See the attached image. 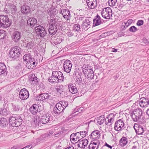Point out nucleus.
<instances>
[{
    "instance_id": "f257e3e1",
    "label": "nucleus",
    "mask_w": 149,
    "mask_h": 149,
    "mask_svg": "<svg viewBox=\"0 0 149 149\" xmlns=\"http://www.w3.org/2000/svg\"><path fill=\"white\" fill-rule=\"evenodd\" d=\"M59 27L58 22L56 21V19H51L49 23L48 30L49 34L52 35L55 34L57 31Z\"/></svg>"
},
{
    "instance_id": "f03ea898",
    "label": "nucleus",
    "mask_w": 149,
    "mask_h": 149,
    "mask_svg": "<svg viewBox=\"0 0 149 149\" xmlns=\"http://www.w3.org/2000/svg\"><path fill=\"white\" fill-rule=\"evenodd\" d=\"M68 106V102L66 101H61L57 103L54 108V111L55 113L59 114L62 112Z\"/></svg>"
},
{
    "instance_id": "7ed1b4c3",
    "label": "nucleus",
    "mask_w": 149,
    "mask_h": 149,
    "mask_svg": "<svg viewBox=\"0 0 149 149\" xmlns=\"http://www.w3.org/2000/svg\"><path fill=\"white\" fill-rule=\"evenodd\" d=\"M82 71L85 77L88 79H93L94 73L92 69H89L86 65H85L82 67Z\"/></svg>"
},
{
    "instance_id": "20e7f679",
    "label": "nucleus",
    "mask_w": 149,
    "mask_h": 149,
    "mask_svg": "<svg viewBox=\"0 0 149 149\" xmlns=\"http://www.w3.org/2000/svg\"><path fill=\"white\" fill-rule=\"evenodd\" d=\"M11 24V21L9 19L7 15H0V28H7L9 27Z\"/></svg>"
},
{
    "instance_id": "39448f33",
    "label": "nucleus",
    "mask_w": 149,
    "mask_h": 149,
    "mask_svg": "<svg viewBox=\"0 0 149 149\" xmlns=\"http://www.w3.org/2000/svg\"><path fill=\"white\" fill-rule=\"evenodd\" d=\"M20 48L17 46H15L10 49L9 56L11 58L16 59L20 55Z\"/></svg>"
},
{
    "instance_id": "423d86ee",
    "label": "nucleus",
    "mask_w": 149,
    "mask_h": 149,
    "mask_svg": "<svg viewBox=\"0 0 149 149\" xmlns=\"http://www.w3.org/2000/svg\"><path fill=\"white\" fill-rule=\"evenodd\" d=\"M102 17L105 19H109L112 16V13L111 9L109 7L104 8L101 12Z\"/></svg>"
},
{
    "instance_id": "0eeeda50",
    "label": "nucleus",
    "mask_w": 149,
    "mask_h": 149,
    "mask_svg": "<svg viewBox=\"0 0 149 149\" xmlns=\"http://www.w3.org/2000/svg\"><path fill=\"white\" fill-rule=\"evenodd\" d=\"M22 120L20 118L11 117L9 119V122L13 126L18 127L21 124Z\"/></svg>"
},
{
    "instance_id": "6e6552de",
    "label": "nucleus",
    "mask_w": 149,
    "mask_h": 149,
    "mask_svg": "<svg viewBox=\"0 0 149 149\" xmlns=\"http://www.w3.org/2000/svg\"><path fill=\"white\" fill-rule=\"evenodd\" d=\"M35 30L38 34L41 37H44L47 34L46 31L42 26L39 25L35 28Z\"/></svg>"
},
{
    "instance_id": "1a4fd4ad",
    "label": "nucleus",
    "mask_w": 149,
    "mask_h": 149,
    "mask_svg": "<svg viewBox=\"0 0 149 149\" xmlns=\"http://www.w3.org/2000/svg\"><path fill=\"white\" fill-rule=\"evenodd\" d=\"M72 67L71 62L69 60H66L64 62L63 69L65 72L69 73L71 71Z\"/></svg>"
},
{
    "instance_id": "9d476101",
    "label": "nucleus",
    "mask_w": 149,
    "mask_h": 149,
    "mask_svg": "<svg viewBox=\"0 0 149 149\" xmlns=\"http://www.w3.org/2000/svg\"><path fill=\"white\" fill-rule=\"evenodd\" d=\"M29 95L28 91L25 88L21 90L19 93V97L22 100L27 99L29 97Z\"/></svg>"
},
{
    "instance_id": "9b49d317",
    "label": "nucleus",
    "mask_w": 149,
    "mask_h": 149,
    "mask_svg": "<svg viewBox=\"0 0 149 149\" xmlns=\"http://www.w3.org/2000/svg\"><path fill=\"white\" fill-rule=\"evenodd\" d=\"M139 103L141 107L142 108L146 107L149 105V99L147 98L141 97L139 99Z\"/></svg>"
},
{
    "instance_id": "f8f14e48",
    "label": "nucleus",
    "mask_w": 149,
    "mask_h": 149,
    "mask_svg": "<svg viewBox=\"0 0 149 149\" xmlns=\"http://www.w3.org/2000/svg\"><path fill=\"white\" fill-rule=\"evenodd\" d=\"M124 125V124L123 120L121 119H119L116 122L115 124L114 129L116 131H120L123 127Z\"/></svg>"
},
{
    "instance_id": "ddd939ff",
    "label": "nucleus",
    "mask_w": 149,
    "mask_h": 149,
    "mask_svg": "<svg viewBox=\"0 0 149 149\" xmlns=\"http://www.w3.org/2000/svg\"><path fill=\"white\" fill-rule=\"evenodd\" d=\"M52 120V118H51V115L49 113H47L42 116L40 119V122L42 124H46Z\"/></svg>"
},
{
    "instance_id": "4468645a",
    "label": "nucleus",
    "mask_w": 149,
    "mask_h": 149,
    "mask_svg": "<svg viewBox=\"0 0 149 149\" xmlns=\"http://www.w3.org/2000/svg\"><path fill=\"white\" fill-rule=\"evenodd\" d=\"M38 62H36L35 59L32 58L26 64V66L28 68L31 69L37 65Z\"/></svg>"
},
{
    "instance_id": "2eb2a0df",
    "label": "nucleus",
    "mask_w": 149,
    "mask_h": 149,
    "mask_svg": "<svg viewBox=\"0 0 149 149\" xmlns=\"http://www.w3.org/2000/svg\"><path fill=\"white\" fill-rule=\"evenodd\" d=\"M21 36V33L17 31L13 32L11 35L12 39L15 42L18 41L20 40Z\"/></svg>"
},
{
    "instance_id": "dca6fc26",
    "label": "nucleus",
    "mask_w": 149,
    "mask_h": 149,
    "mask_svg": "<svg viewBox=\"0 0 149 149\" xmlns=\"http://www.w3.org/2000/svg\"><path fill=\"white\" fill-rule=\"evenodd\" d=\"M100 143L99 141L97 140H94L91 141L88 146L89 149H97Z\"/></svg>"
},
{
    "instance_id": "f3484780",
    "label": "nucleus",
    "mask_w": 149,
    "mask_h": 149,
    "mask_svg": "<svg viewBox=\"0 0 149 149\" xmlns=\"http://www.w3.org/2000/svg\"><path fill=\"white\" fill-rule=\"evenodd\" d=\"M133 127L136 133L138 134H142L144 132V130L143 127L137 124H134Z\"/></svg>"
},
{
    "instance_id": "a211bd4d",
    "label": "nucleus",
    "mask_w": 149,
    "mask_h": 149,
    "mask_svg": "<svg viewBox=\"0 0 149 149\" xmlns=\"http://www.w3.org/2000/svg\"><path fill=\"white\" fill-rule=\"evenodd\" d=\"M60 13L62 15L65 19L67 20H70V12L68 10L62 9Z\"/></svg>"
},
{
    "instance_id": "6ab92c4d",
    "label": "nucleus",
    "mask_w": 149,
    "mask_h": 149,
    "mask_svg": "<svg viewBox=\"0 0 149 149\" xmlns=\"http://www.w3.org/2000/svg\"><path fill=\"white\" fill-rule=\"evenodd\" d=\"M86 3L88 8L94 9L97 6L96 0H87Z\"/></svg>"
},
{
    "instance_id": "aec40b11",
    "label": "nucleus",
    "mask_w": 149,
    "mask_h": 149,
    "mask_svg": "<svg viewBox=\"0 0 149 149\" xmlns=\"http://www.w3.org/2000/svg\"><path fill=\"white\" fill-rule=\"evenodd\" d=\"M31 11V8L30 6L24 5L22 6L21 7V11L24 14H27L29 13Z\"/></svg>"
},
{
    "instance_id": "412c9836",
    "label": "nucleus",
    "mask_w": 149,
    "mask_h": 149,
    "mask_svg": "<svg viewBox=\"0 0 149 149\" xmlns=\"http://www.w3.org/2000/svg\"><path fill=\"white\" fill-rule=\"evenodd\" d=\"M90 21L89 20V19L86 18L83 21L82 26L83 28L87 30L90 27Z\"/></svg>"
},
{
    "instance_id": "4be33fe9",
    "label": "nucleus",
    "mask_w": 149,
    "mask_h": 149,
    "mask_svg": "<svg viewBox=\"0 0 149 149\" xmlns=\"http://www.w3.org/2000/svg\"><path fill=\"white\" fill-rule=\"evenodd\" d=\"M53 72L54 73L55 76L56 75V77L59 80L63 81L64 79V77L63 74L60 71H53Z\"/></svg>"
},
{
    "instance_id": "5701e85b",
    "label": "nucleus",
    "mask_w": 149,
    "mask_h": 149,
    "mask_svg": "<svg viewBox=\"0 0 149 149\" xmlns=\"http://www.w3.org/2000/svg\"><path fill=\"white\" fill-rule=\"evenodd\" d=\"M114 116L113 113L110 114L107 118L108 122H106V124L111 126L114 120Z\"/></svg>"
},
{
    "instance_id": "b1692460",
    "label": "nucleus",
    "mask_w": 149,
    "mask_h": 149,
    "mask_svg": "<svg viewBox=\"0 0 149 149\" xmlns=\"http://www.w3.org/2000/svg\"><path fill=\"white\" fill-rule=\"evenodd\" d=\"M38 107L36 104H33L30 107L29 111L33 115L36 113L38 111Z\"/></svg>"
},
{
    "instance_id": "393cba45",
    "label": "nucleus",
    "mask_w": 149,
    "mask_h": 149,
    "mask_svg": "<svg viewBox=\"0 0 149 149\" xmlns=\"http://www.w3.org/2000/svg\"><path fill=\"white\" fill-rule=\"evenodd\" d=\"M101 23V19L100 17L97 15L96 17L93 20V26H96L100 24Z\"/></svg>"
},
{
    "instance_id": "a878e982",
    "label": "nucleus",
    "mask_w": 149,
    "mask_h": 149,
    "mask_svg": "<svg viewBox=\"0 0 149 149\" xmlns=\"http://www.w3.org/2000/svg\"><path fill=\"white\" fill-rule=\"evenodd\" d=\"M100 133L99 131L98 130L94 131L91 133L90 138L95 140L96 139H99L100 137Z\"/></svg>"
},
{
    "instance_id": "bb28decb",
    "label": "nucleus",
    "mask_w": 149,
    "mask_h": 149,
    "mask_svg": "<svg viewBox=\"0 0 149 149\" xmlns=\"http://www.w3.org/2000/svg\"><path fill=\"white\" fill-rule=\"evenodd\" d=\"M36 19L33 17L30 18L27 20V23L28 25L31 27L33 26L37 23Z\"/></svg>"
},
{
    "instance_id": "cd10ccee",
    "label": "nucleus",
    "mask_w": 149,
    "mask_h": 149,
    "mask_svg": "<svg viewBox=\"0 0 149 149\" xmlns=\"http://www.w3.org/2000/svg\"><path fill=\"white\" fill-rule=\"evenodd\" d=\"M68 88L70 92L74 94L77 92V88L72 84H70L68 85Z\"/></svg>"
},
{
    "instance_id": "c85d7f7f",
    "label": "nucleus",
    "mask_w": 149,
    "mask_h": 149,
    "mask_svg": "<svg viewBox=\"0 0 149 149\" xmlns=\"http://www.w3.org/2000/svg\"><path fill=\"white\" fill-rule=\"evenodd\" d=\"M8 124L7 119L5 118H0V127L2 128L5 127Z\"/></svg>"
},
{
    "instance_id": "c756f323",
    "label": "nucleus",
    "mask_w": 149,
    "mask_h": 149,
    "mask_svg": "<svg viewBox=\"0 0 149 149\" xmlns=\"http://www.w3.org/2000/svg\"><path fill=\"white\" fill-rule=\"evenodd\" d=\"M49 95L47 93H44L40 94L39 97H37V99L39 100H45L48 99L49 97Z\"/></svg>"
},
{
    "instance_id": "7c9ffc66",
    "label": "nucleus",
    "mask_w": 149,
    "mask_h": 149,
    "mask_svg": "<svg viewBox=\"0 0 149 149\" xmlns=\"http://www.w3.org/2000/svg\"><path fill=\"white\" fill-rule=\"evenodd\" d=\"M56 75L55 76L54 73L52 72V75L48 79L49 81L51 83H57L58 82V80L56 77Z\"/></svg>"
},
{
    "instance_id": "2f4dec72",
    "label": "nucleus",
    "mask_w": 149,
    "mask_h": 149,
    "mask_svg": "<svg viewBox=\"0 0 149 149\" xmlns=\"http://www.w3.org/2000/svg\"><path fill=\"white\" fill-rule=\"evenodd\" d=\"M128 142L127 139L125 137H122L119 141V144L122 146H125Z\"/></svg>"
},
{
    "instance_id": "473e14b6",
    "label": "nucleus",
    "mask_w": 149,
    "mask_h": 149,
    "mask_svg": "<svg viewBox=\"0 0 149 149\" xmlns=\"http://www.w3.org/2000/svg\"><path fill=\"white\" fill-rule=\"evenodd\" d=\"M29 81L31 84H36L38 82V80L34 74L32 75L29 79Z\"/></svg>"
},
{
    "instance_id": "72a5a7b5",
    "label": "nucleus",
    "mask_w": 149,
    "mask_h": 149,
    "mask_svg": "<svg viewBox=\"0 0 149 149\" xmlns=\"http://www.w3.org/2000/svg\"><path fill=\"white\" fill-rule=\"evenodd\" d=\"M132 113L141 118L143 112L142 109L138 108L135 109Z\"/></svg>"
},
{
    "instance_id": "f704fd0d",
    "label": "nucleus",
    "mask_w": 149,
    "mask_h": 149,
    "mask_svg": "<svg viewBox=\"0 0 149 149\" xmlns=\"http://www.w3.org/2000/svg\"><path fill=\"white\" fill-rule=\"evenodd\" d=\"M6 70L5 65L3 63L0 62V74L4 73Z\"/></svg>"
},
{
    "instance_id": "c9c22d12",
    "label": "nucleus",
    "mask_w": 149,
    "mask_h": 149,
    "mask_svg": "<svg viewBox=\"0 0 149 149\" xmlns=\"http://www.w3.org/2000/svg\"><path fill=\"white\" fill-rule=\"evenodd\" d=\"M33 57L30 53H28L25 54L23 57V59L24 61H26L27 63Z\"/></svg>"
},
{
    "instance_id": "e433bc0d",
    "label": "nucleus",
    "mask_w": 149,
    "mask_h": 149,
    "mask_svg": "<svg viewBox=\"0 0 149 149\" xmlns=\"http://www.w3.org/2000/svg\"><path fill=\"white\" fill-rule=\"evenodd\" d=\"M63 87L62 85H60L56 87V90L57 94H61L63 92Z\"/></svg>"
},
{
    "instance_id": "4c0bfd02",
    "label": "nucleus",
    "mask_w": 149,
    "mask_h": 149,
    "mask_svg": "<svg viewBox=\"0 0 149 149\" xmlns=\"http://www.w3.org/2000/svg\"><path fill=\"white\" fill-rule=\"evenodd\" d=\"M131 116L132 120L134 122H139L141 118L133 113H131Z\"/></svg>"
},
{
    "instance_id": "58836bf2",
    "label": "nucleus",
    "mask_w": 149,
    "mask_h": 149,
    "mask_svg": "<svg viewBox=\"0 0 149 149\" xmlns=\"http://www.w3.org/2000/svg\"><path fill=\"white\" fill-rule=\"evenodd\" d=\"M32 120V123H35L36 125H39L40 121V119L39 118L38 116H37L36 117L34 118Z\"/></svg>"
},
{
    "instance_id": "ea45409f",
    "label": "nucleus",
    "mask_w": 149,
    "mask_h": 149,
    "mask_svg": "<svg viewBox=\"0 0 149 149\" xmlns=\"http://www.w3.org/2000/svg\"><path fill=\"white\" fill-rule=\"evenodd\" d=\"M80 143H81L82 148H84L87 146L88 144V141L87 139H84L82 140L79 141Z\"/></svg>"
},
{
    "instance_id": "a19ab883",
    "label": "nucleus",
    "mask_w": 149,
    "mask_h": 149,
    "mask_svg": "<svg viewBox=\"0 0 149 149\" xmlns=\"http://www.w3.org/2000/svg\"><path fill=\"white\" fill-rule=\"evenodd\" d=\"M74 137L75 138L74 142H78L81 139V136L79 132H77L75 134H74Z\"/></svg>"
},
{
    "instance_id": "79ce46f5",
    "label": "nucleus",
    "mask_w": 149,
    "mask_h": 149,
    "mask_svg": "<svg viewBox=\"0 0 149 149\" xmlns=\"http://www.w3.org/2000/svg\"><path fill=\"white\" fill-rule=\"evenodd\" d=\"M12 107L13 110L15 111H21L22 110V108L18 105H15L14 104H12Z\"/></svg>"
},
{
    "instance_id": "37998d69",
    "label": "nucleus",
    "mask_w": 149,
    "mask_h": 149,
    "mask_svg": "<svg viewBox=\"0 0 149 149\" xmlns=\"http://www.w3.org/2000/svg\"><path fill=\"white\" fill-rule=\"evenodd\" d=\"M117 2V0H109L108 3L109 5L111 6H115Z\"/></svg>"
},
{
    "instance_id": "c03bdc74",
    "label": "nucleus",
    "mask_w": 149,
    "mask_h": 149,
    "mask_svg": "<svg viewBox=\"0 0 149 149\" xmlns=\"http://www.w3.org/2000/svg\"><path fill=\"white\" fill-rule=\"evenodd\" d=\"M8 6H10V7L11 13H13L16 11V7L14 4H11L10 3H8Z\"/></svg>"
},
{
    "instance_id": "a18cd8bd",
    "label": "nucleus",
    "mask_w": 149,
    "mask_h": 149,
    "mask_svg": "<svg viewBox=\"0 0 149 149\" xmlns=\"http://www.w3.org/2000/svg\"><path fill=\"white\" fill-rule=\"evenodd\" d=\"M104 119L102 118V116H100L97 119V123L100 125L102 124L104 122Z\"/></svg>"
},
{
    "instance_id": "49530a36",
    "label": "nucleus",
    "mask_w": 149,
    "mask_h": 149,
    "mask_svg": "<svg viewBox=\"0 0 149 149\" xmlns=\"http://www.w3.org/2000/svg\"><path fill=\"white\" fill-rule=\"evenodd\" d=\"M10 6H8V4L6 6L4 9V11L6 13H11Z\"/></svg>"
},
{
    "instance_id": "de8ad7c7",
    "label": "nucleus",
    "mask_w": 149,
    "mask_h": 149,
    "mask_svg": "<svg viewBox=\"0 0 149 149\" xmlns=\"http://www.w3.org/2000/svg\"><path fill=\"white\" fill-rule=\"evenodd\" d=\"M138 30L137 28L134 26H131L129 29V30L130 32H135Z\"/></svg>"
},
{
    "instance_id": "09e8293b",
    "label": "nucleus",
    "mask_w": 149,
    "mask_h": 149,
    "mask_svg": "<svg viewBox=\"0 0 149 149\" xmlns=\"http://www.w3.org/2000/svg\"><path fill=\"white\" fill-rule=\"evenodd\" d=\"M42 142L41 141L39 137L36 139L35 141H34L33 142V143H34L33 144V146H35L36 145L39 144L40 142Z\"/></svg>"
},
{
    "instance_id": "8fccbe9b",
    "label": "nucleus",
    "mask_w": 149,
    "mask_h": 149,
    "mask_svg": "<svg viewBox=\"0 0 149 149\" xmlns=\"http://www.w3.org/2000/svg\"><path fill=\"white\" fill-rule=\"evenodd\" d=\"M87 132V130L79 132L80 134L81 135V137H84L86 136V134Z\"/></svg>"
},
{
    "instance_id": "3c124183",
    "label": "nucleus",
    "mask_w": 149,
    "mask_h": 149,
    "mask_svg": "<svg viewBox=\"0 0 149 149\" xmlns=\"http://www.w3.org/2000/svg\"><path fill=\"white\" fill-rule=\"evenodd\" d=\"M90 123L89 122L85 123H83V126L85 128L86 130L88 131V130L89 128V124Z\"/></svg>"
},
{
    "instance_id": "603ef678",
    "label": "nucleus",
    "mask_w": 149,
    "mask_h": 149,
    "mask_svg": "<svg viewBox=\"0 0 149 149\" xmlns=\"http://www.w3.org/2000/svg\"><path fill=\"white\" fill-rule=\"evenodd\" d=\"M74 28L76 31H79L80 30V26L78 24H75L74 26Z\"/></svg>"
},
{
    "instance_id": "864d4df0",
    "label": "nucleus",
    "mask_w": 149,
    "mask_h": 149,
    "mask_svg": "<svg viewBox=\"0 0 149 149\" xmlns=\"http://www.w3.org/2000/svg\"><path fill=\"white\" fill-rule=\"evenodd\" d=\"M8 111H7L6 109H2V114L3 115H6L8 113Z\"/></svg>"
},
{
    "instance_id": "5fc2aeb1",
    "label": "nucleus",
    "mask_w": 149,
    "mask_h": 149,
    "mask_svg": "<svg viewBox=\"0 0 149 149\" xmlns=\"http://www.w3.org/2000/svg\"><path fill=\"white\" fill-rule=\"evenodd\" d=\"M5 34V31L3 30H0V37L3 38Z\"/></svg>"
},
{
    "instance_id": "6e6d98bb",
    "label": "nucleus",
    "mask_w": 149,
    "mask_h": 149,
    "mask_svg": "<svg viewBox=\"0 0 149 149\" xmlns=\"http://www.w3.org/2000/svg\"><path fill=\"white\" fill-rule=\"evenodd\" d=\"M143 24V20H139L137 21L136 24L138 26H140L142 25Z\"/></svg>"
},
{
    "instance_id": "4d7b16f0",
    "label": "nucleus",
    "mask_w": 149,
    "mask_h": 149,
    "mask_svg": "<svg viewBox=\"0 0 149 149\" xmlns=\"http://www.w3.org/2000/svg\"><path fill=\"white\" fill-rule=\"evenodd\" d=\"M56 42L57 44H59L61 43L62 41V38L61 37H59L57 38L56 39Z\"/></svg>"
},
{
    "instance_id": "13d9d810",
    "label": "nucleus",
    "mask_w": 149,
    "mask_h": 149,
    "mask_svg": "<svg viewBox=\"0 0 149 149\" xmlns=\"http://www.w3.org/2000/svg\"><path fill=\"white\" fill-rule=\"evenodd\" d=\"M32 42H30L27 43L26 45V47L28 48H31V47L32 46Z\"/></svg>"
},
{
    "instance_id": "bf43d9fd",
    "label": "nucleus",
    "mask_w": 149,
    "mask_h": 149,
    "mask_svg": "<svg viewBox=\"0 0 149 149\" xmlns=\"http://www.w3.org/2000/svg\"><path fill=\"white\" fill-rule=\"evenodd\" d=\"M129 25H130L127 23V22H123L122 24V26H123L125 29L127 28Z\"/></svg>"
},
{
    "instance_id": "052dcab7",
    "label": "nucleus",
    "mask_w": 149,
    "mask_h": 149,
    "mask_svg": "<svg viewBox=\"0 0 149 149\" xmlns=\"http://www.w3.org/2000/svg\"><path fill=\"white\" fill-rule=\"evenodd\" d=\"M39 138L42 142L45 140L46 139L45 136V135H44V134L41 136Z\"/></svg>"
},
{
    "instance_id": "680f3d73",
    "label": "nucleus",
    "mask_w": 149,
    "mask_h": 149,
    "mask_svg": "<svg viewBox=\"0 0 149 149\" xmlns=\"http://www.w3.org/2000/svg\"><path fill=\"white\" fill-rule=\"evenodd\" d=\"M32 144L26 146L24 148V149H30L31 148H32L33 146V144L34 143L33 142H32Z\"/></svg>"
},
{
    "instance_id": "e2e57ef3",
    "label": "nucleus",
    "mask_w": 149,
    "mask_h": 149,
    "mask_svg": "<svg viewBox=\"0 0 149 149\" xmlns=\"http://www.w3.org/2000/svg\"><path fill=\"white\" fill-rule=\"evenodd\" d=\"M74 134H72L70 136V140L71 141H72L73 142H74L75 138L74 137Z\"/></svg>"
},
{
    "instance_id": "0e129e2a",
    "label": "nucleus",
    "mask_w": 149,
    "mask_h": 149,
    "mask_svg": "<svg viewBox=\"0 0 149 149\" xmlns=\"http://www.w3.org/2000/svg\"><path fill=\"white\" fill-rule=\"evenodd\" d=\"M79 143H78V142L77 141H76L75 142V144L76 145H77V146L78 147H79V148H82V147L81 146V143L80 142V141H79Z\"/></svg>"
},
{
    "instance_id": "69168bd1",
    "label": "nucleus",
    "mask_w": 149,
    "mask_h": 149,
    "mask_svg": "<svg viewBox=\"0 0 149 149\" xmlns=\"http://www.w3.org/2000/svg\"><path fill=\"white\" fill-rule=\"evenodd\" d=\"M104 146H106L108 148H110V149H111L112 148V146H111L110 145L108 144L107 143H105Z\"/></svg>"
},
{
    "instance_id": "338daca9",
    "label": "nucleus",
    "mask_w": 149,
    "mask_h": 149,
    "mask_svg": "<svg viewBox=\"0 0 149 149\" xmlns=\"http://www.w3.org/2000/svg\"><path fill=\"white\" fill-rule=\"evenodd\" d=\"M127 22V23L130 25L132 23V20L131 19H130L128 20Z\"/></svg>"
},
{
    "instance_id": "774afa93",
    "label": "nucleus",
    "mask_w": 149,
    "mask_h": 149,
    "mask_svg": "<svg viewBox=\"0 0 149 149\" xmlns=\"http://www.w3.org/2000/svg\"><path fill=\"white\" fill-rule=\"evenodd\" d=\"M50 135H51V134L50 133H47L45 134H44V135H45V138H46L47 137H48Z\"/></svg>"
}]
</instances>
